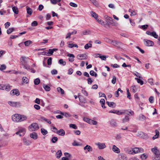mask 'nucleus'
Wrapping results in <instances>:
<instances>
[{"instance_id":"5","label":"nucleus","mask_w":160,"mask_h":160,"mask_svg":"<svg viewBox=\"0 0 160 160\" xmlns=\"http://www.w3.org/2000/svg\"><path fill=\"white\" fill-rule=\"evenodd\" d=\"M127 157L125 154L120 153L118 154L116 160H127Z\"/></svg>"},{"instance_id":"54","label":"nucleus","mask_w":160,"mask_h":160,"mask_svg":"<svg viewBox=\"0 0 160 160\" xmlns=\"http://www.w3.org/2000/svg\"><path fill=\"white\" fill-rule=\"evenodd\" d=\"M6 66L4 64H3L1 65V67H0V70L2 71L3 70H5L6 69Z\"/></svg>"},{"instance_id":"23","label":"nucleus","mask_w":160,"mask_h":160,"mask_svg":"<svg viewBox=\"0 0 160 160\" xmlns=\"http://www.w3.org/2000/svg\"><path fill=\"white\" fill-rule=\"evenodd\" d=\"M84 150H87L89 152L92 151V148L91 146L88 145H87L84 148Z\"/></svg>"},{"instance_id":"34","label":"nucleus","mask_w":160,"mask_h":160,"mask_svg":"<svg viewBox=\"0 0 160 160\" xmlns=\"http://www.w3.org/2000/svg\"><path fill=\"white\" fill-rule=\"evenodd\" d=\"M27 13L30 15H31L32 14V9L28 7L27 8Z\"/></svg>"},{"instance_id":"50","label":"nucleus","mask_w":160,"mask_h":160,"mask_svg":"<svg viewBox=\"0 0 160 160\" xmlns=\"http://www.w3.org/2000/svg\"><path fill=\"white\" fill-rule=\"evenodd\" d=\"M131 89H132V91L133 92L135 93L137 91V89L135 86H132L131 87Z\"/></svg>"},{"instance_id":"44","label":"nucleus","mask_w":160,"mask_h":160,"mask_svg":"<svg viewBox=\"0 0 160 160\" xmlns=\"http://www.w3.org/2000/svg\"><path fill=\"white\" fill-rule=\"evenodd\" d=\"M59 63L60 64L64 66L66 64V62L65 61H63L62 59H60L59 61Z\"/></svg>"},{"instance_id":"62","label":"nucleus","mask_w":160,"mask_h":160,"mask_svg":"<svg viewBox=\"0 0 160 160\" xmlns=\"http://www.w3.org/2000/svg\"><path fill=\"white\" fill-rule=\"evenodd\" d=\"M133 74L134 75H135L136 76L139 78H142V77L141 76V75L138 72H136V73H134Z\"/></svg>"},{"instance_id":"31","label":"nucleus","mask_w":160,"mask_h":160,"mask_svg":"<svg viewBox=\"0 0 160 160\" xmlns=\"http://www.w3.org/2000/svg\"><path fill=\"white\" fill-rule=\"evenodd\" d=\"M12 9L13 11L16 14H18V9L16 7H12Z\"/></svg>"},{"instance_id":"41","label":"nucleus","mask_w":160,"mask_h":160,"mask_svg":"<svg viewBox=\"0 0 160 160\" xmlns=\"http://www.w3.org/2000/svg\"><path fill=\"white\" fill-rule=\"evenodd\" d=\"M91 31L90 30H85L82 32V33L83 35H88L90 34Z\"/></svg>"},{"instance_id":"13","label":"nucleus","mask_w":160,"mask_h":160,"mask_svg":"<svg viewBox=\"0 0 160 160\" xmlns=\"http://www.w3.org/2000/svg\"><path fill=\"white\" fill-rule=\"evenodd\" d=\"M10 94L12 95H16L17 96H18L20 95V92L18 89H15L12 90L10 92Z\"/></svg>"},{"instance_id":"38","label":"nucleus","mask_w":160,"mask_h":160,"mask_svg":"<svg viewBox=\"0 0 160 160\" xmlns=\"http://www.w3.org/2000/svg\"><path fill=\"white\" fill-rule=\"evenodd\" d=\"M14 30V28H9L8 29L7 32L8 34H9L13 32Z\"/></svg>"},{"instance_id":"59","label":"nucleus","mask_w":160,"mask_h":160,"mask_svg":"<svg viewBox=\"0 0 160 160\" xmlns=\"http://www.w3.org/2000/svg\"><path fill=\"white\" fill-rule=\"evenodd\" d=\"M127 98L129 99H130L131 98V94L130 92H129V89L128 88L127 89Z\"/></svg>"},{"instance_id":"35","label":"nucleus","mask_w":160,"mask_h":160,"mask_svg":"<svg viewBox=\"0 0 160 160\" xmlns=\"http://www.w3.org/2000/svg\"><path fill=\"white\" fill-rule=\"evenodd\" d=\"M90 74L92 76H94L95 77H96L97 76V73L94 72L93 70H91L90 72Z\"/></svg>"},{"instance_id":"18","label":"nucleus","mask_w":160,"mask_h":160,"mask_svg":"<svg viewBox=\"0 0 160 160\" xmlns=\"http://www.w3.org/2000/svg\"><path fill=\"white\" fill-rule=\"evenodd\" d=\"M30 137L33 139L36 140L38 138V135L36 133L33 132L30 134Z\"/></svg>"},{"instance_id":"40","label":"nucleus","mask_w":160,"mask_h":160,"mask_svg":"<svg viewBox=\"0 0 160 160\" xmlns=\"http://www.w3.org/2000/svg\"><path fill=\"white\" fill-rule=\"evenodd\" d=\"M68 47L69 48H72L73 47H76L78 48V46L76 44H68Z\"/></svg>"},{"instance_id":"57","label":"nucleus","mask_w":160,"mask_h":160,"mask_svg":"<svg viewBox=\"0 0 160 160\" xmlns=\"http://www.w3.org/2000/svg\"><path fill=\"white\" fill-rule=\"evenodd\" d=\"M152 36L154 38H158V35L155 32H152Z\"/></svg>"},{"instance_id":"22","label":"nucleus","mask_w":160,"mask_h":160,"mask_svg":"<svg viewBox=\"0 0 160 160\" xmlns=\"http://www.w3.org/2000/svg\"><path fill=\"white\" fill-rule=\"evenodd\" d=\"M43 87L46 91H49L51 90V88L49 86L44 84L43 85Z\"/></svg>"},{"instance_id":"51","label":"nucleus","mask_w":160,"mask_h":160,"mask_svg":"<svg viewBox=\"0 0 160 160\" xmlns=\"http://www.w3.org/2000/svg\"><path fill=\"white\" fill-rule=\"evenodd\" d=\"M69 127L70 128L74 129H77L78 128L77 127L75 124H71L69 125Z\"/></svg>"},{"instance_id":"6","label":"nucleus","mask_w":160,"mask_h":160,"mask_svg":"<svg viewBox=\"0 0 160 160\" xmlns=\"http://www.w3.org/2000/svg\"><path fill=\"white\" fill-rule=\"evenodd\" d=\"M8 103L11 106L13 107H20L21 106L20 103L18 102L8 101Z\"/></svg>"},{"instance_id":"2","label":"nucleus","mask_w":160,"mask_h":160,"mask_svg":"<svg viewBox=\"0 0 160 160\" xmlns=\"http://www.w3.org/2000/svg\"><path fill=\"white\" fill-rule=\"evenodd\" d=\"M28 60V58L25 56H22L20 58V64L23 68L27 70L30 69V66L27 63Z\"/></svg>"},{"instance_id":"49","label":"nucleus","mask_w":160,"mask_h":160,"mask_svg":"<svg viewBox=\"0 0 160 160\" xmlns=\"http://www.w3.org/2000/svg\"><path fill=\"white\" fill-rule=\"evenodd\" d=\"M40 82V80L38 78H37L34 80V83L36 85H38Z\"/></svg>"},{"instance_id":"1","label":"nucleus","mask_w":160,"mask_h":160,"mask_svg":"<svg viewBox=\"0 0 160 160\" xmlns=\"http://www.w3.org/2000/svg\"><path fill=\"white\" fill-rule=\"evenodd\" d=\"M27 117L24 115H20L16 114L12 116V119L14 122H21L24 120H26Z\"/></svg>"},{"instance_id":"12","label":"nucleus","mask_w":160,"mask_h":160,"mask_svg":"<svg viewBox=\"0 0 160 160\" xmlns=\"http://www.w3.org/2000/svg\"><path fill=\"white\" fill-rule=\"evenodd\" d=\"M77 58L78 60L86 59L87 58V56L85 54H79L78 55L77 57Z\"/></svg>"},{"instance_id":"60","label":"nucleus","mask_w":160,"mask_h":160,"mask_svg":"<svg viewBox=\"0 0 160 160\" xmlns=\"http://www.w3.org/2000/svg\"><path fill=\"white\" fill-rule=\"evenodd\" d=\"M116 82V77L115 76H113L112 80V82L113 84H115Z\"/></svg>"},{"instance_id":"37","label":"nucleus","mask_w":160,"mask_h":160,"mask_svg":"<svg viewBox=\"0 0 160 160\" xmlns=\"http://www.w3.org/2000/svg\"><path fill=\"white\" fill-rule=\"evenodd\" d=\"M135 79L137 80V82L140 83L141 85H142L143 84V81L139 78H135Z\"/></svg>"},{"instance_id":"20","label":"nucleus","mask_w":160,"mask_h":160,"mask_svg":"<svg viewBox=\"0 0 160 160\" xmlns=\"http://www.w3.org/2000/svg\"><path fill=\"white\" fill-rule=\"evenodd\" d=\"M78 98H79L80 101L81 102H83L84 103H86V100L82 96H79Z\"/></svg>"},{"instance_id":"45","label":"nucleus","mask_w":160,"mask_h":160,"mask_svg":"<svg viewBox=\"0 0 160 160\" xmlns=\"http://www.w3.org/2000/svg\"><path fill=\"white\" fill-rule=\"evenodd\" d=\"M22 81L24 83H28V79L26 77H23L22 78Z\"/></svg>"},{"instance_id":"26","label":"nucleus","mask_w":160,"mask_h":160,"mask_svg":"<svg viewBox=\"0 0 160 160\" xmlns=\"http://www.w3.org/2000/svg\"><path fill=\"white\" fill-rule=\"evenodd\" d=\"M156 134L152 137V139L154 140L157 138L159 136V132L157 130L155 131Z\"/></svg>"},{"instance_id":"16","label":"nucleus","mask_w":160,"mask_h":160,"mask_svg":"<svg viewBox=\"0 0 160 160\" xmlns=\"http://www.w3.org/2000/svg\"><path fill=\"white\" fill-rule=\"evenodd\" d=\"M67 56L70 57L68 59L69 61L72 62L74 61L75 56L73 54L69 53L68 54Z\"/></svg>"},{"instance_id":"14","label":"nucleus","mask_w":160,"mask_h":160,"mask_svg":"<svg viewBox=\"0 0 160 160\" xmlns=\"http://www.w3.org/2000/svg\"><path fill=\"white\" fill-rule=\"evenodd\" d=\"M55 132H56L59 135L63 136L65 135V131L62 129H60L59 130L56 132L55 131H53Z\"/></svg>"},{"instance_id":"19","label":"nucleus","mask_w":160,"mask_h":160,"mask_svg":"<svg viewBox=\"0 0 160 160\" xmlns=\"http://www.w3.org/2000/svg\"><path fill=\"white\" fill-rule=\"evenodd\" d=\"M124 111L125 112V113L129 115V116H132L134 114V112L133 111L131 110H124Z\"/></svg>"},{"instance_id":"43","label":"nucleus","mask_w":160,"mask_h":160,"mask_svg":"<svg viewBox=\"0 0 160 160\" xmlns=\"http://www.w3.org/2000/svg\"><path fill=\"white\" fill-rule=\"evenodd\" d=\"M58 140V138L57 137H53L51 141L53 143H55Z\"/></svg>"},{"instance_id":"63","label":"nucleus","mask_w":160,"mask_h":160,"mask_svg":"<svg viewBox=\"0 0 160 160\" xmlns=\"http://www.w3.org/2000/svg\"><path fill=\"white\" fill-rule=\"evenodd\" d=\"M122 138L121 135L120 134H117L116 137V138L117 140H119Z\"/></svg>"},{"instance_id":"24","label":"nucleus","mask_w":160,"mask_h":160,"mask_svg":"<svg viewBox=\"0 0 160 160\" xmlns=\"http://www.w3.org/2000/svg\"><path fill=\"white\" fill-rule=\"evenodd\" d=\"M106 103L109 107L113 108L115 106V104L113 102H110L107 101Z\"/></svg>"},{"instance_id":"9","label":"nucleus","mask_w":160,"mask_h":160,"mask_svg":"<svg viewBox=\"0 0 160 160\" xmlns=\"http://www.w3.org/2000/svg\"><path fill=\"white\" fill-rule=\"evenodd\" d=\"M110 126L113 128H115L117 126L118 124L116 120L115 119H112L109 121Z\"/></svg>"},{"instance_id":"29","label":"nucleus","mask_w":160,"mask_h":160,"mask_svg":"<svg viewBox=\"0 0 160 160\" xmlns=\"http://www.w3.org/2000/svg\"><path fill=\"white\" fill-rule=\"evenodd\" d=\"M62 155V151L61 150H58L56 153V157L57 158H59Z\"/></svg>"},{"instance_id":"7","label":"nucleus","mask_w":160,"mask_h":160,"mask_svg":"<svg viewBox=\"0 0 160 160\" xmlns=\"http://www.w3.org/2000/svg\"><path fill=\"white\" fill-rule=\"evenodd\" d=\"M95 144L98 147V148L99 149H103L106 147L105 144L104 143H102L98 142L95 143Z\"/></svg>"},{"instance_id":"30","label":"nucleus","mask_w":160,"mask_h":160,"mask_svg":"<svg viewBox=\"0 0 160 160\" xmlns=\"http://www.w3.org/2000/svg\"><path fill=\"white\" fill-rule=\"evenodd\" d=\"M11 89V86L8 85H5V87L3 88V90H5L7 91H9Z\"/></svg>"},{"instance_id":"36","label":"nucleus","mask_w":160,"mask_h":160,"mask_svg":"<svg viewBox=\"0 0 160 160\" xmlns=\"http://www.w3.org/2000/svg\"><path fill=\"white\" fill-rule=\"evenodd\" d=\"M57 90L59 92H60L62 94H63L64 93V91L60 87H58L57 88Z\"/></svg>"},{"instance_id":"11","label":"nucleus","mask_w":160,"mask_h":160,"mask_svg":"<svg viewBox=\"0 0 160 160\" xmlns=\"http://www.w3.org/2000/svg\"><path fill=\"white\" fill-rule=\"evenodd\" d=\"M26 132V130L25 128H22L16 132V134L19 135L20 136H23Z\"/></svg>"},{"instance_id":"56","label":"nucleus","mask_w":160,"mask_h":160,"mask_svg":"<svg viewBox=\"0 0 160 160\" xmlns=\"http://www.w3.org/2000/svg\"><path fill=\"white\" fill-rule=\"evenodd\" d=\"M52 62V58H49L48 60L47 63L48 65H51Z\"/></svg>"},{"instance_id":"8","label":"nucleus","mask_w":160,"mask_h":160,"mask_svg":"<svg viewBox=\"0 0 160 160\" xmlns=\"http://www.w3.org/2000/svg\"><path fill=\"white\" fill-rule=\"evenodd\" d=\"M132 151L133 153H138V152H143L144 150L143 148H132Z\"/></svg>"},{"instance_id":"39","label":"nucleus","mask_w":160,"mask_h":160,"mask_svg":"<svg viewBox=\"0 0 160 160\" xmlns=\"http://www.w3.org/2000/svg\"><path fill=\"white\" fill-rule=\"evenodd\" d=\"M92 47V44L91 43H87L84 46V48L86 49H88L89 48Z\"/></svg>"},{"instance_id":"17","label":"nucleus","mask_w":160,"mask_h":160,"mask_svg":"<svg viewBox=\"0 0 160 160\" xmlns=\"http://www.w3.org/2000/svg\"><path fill=\"white\" fill-rule=\"evenodd\" d=\"M23 140L24 144L28 146L31 143V142L30 140H27L24 138H23Z\"/></svg>"},{"instance_id":"64","label":"nucleus","mask_w":160,"mask_h":160,"mask_svg":"<svg viewBox=\"0 0 160 160\" xmlns=\"http://www.w3.org/2000/svg\"><path fill=\"white\" fill-rule=\"evenodd\" d=\"M82 93L85 96H87L88 95V92L85 90H82Z\"/></svg>"},{"instance_id":"48","label":"nucleus","mask_w":160,"mask_h":160,"mask_svg":"<svg viewBox=\"0 0 160 160\" xmlns=\"http://www.w3.org/2000/svg\"><path fill=\"white\" fill-rule=\"evenodd\" d=\"M96 20L98 23L104 26L105 25L104 22L101 19H98Z\"/></svg>"},{"instance_id":"3","label":"nucleus","mask_w":160,"mask_h":160,"mask_svg":"<svg viewBox=\"0 0 160 160\" xmlns=\"http://www.w3.org/2000/svg\"><path fill=\"white\" fill-rule=\"evenodd\" d=\"M151 151L154 153L155 156L154 157H152L153 160L160 157V152L158 149L157 147H155L152 148L151 149Z\"/></svg>"},{"instance_id":"53","label":"nucleus","mask_w":160,"mask_h":160,"mask_svg":"<svg viewBox=\"0 0 160 160\" xmlns=\"http://www.w3.org/2000/svg\"><path fill=\"white\" fill-rule=\"evenodd\" d=\"M83 120L87 122V123H89L91 119H89L87 118L84 117L83 119Z\"/></svg>"},{"instance_id":"15","label":"nucleus","mask_w":160,"mask_h":160,"mask_svg":"<svg viewBox=\"0 0 160 160\" xmlns=\"http://www.w3.org/2000/svg\"><path fill=\"white\" fill-rule=\"evenodd\" d=\"M112 150L114 152L117 153H119L120 152V150L115 145H113L112 146Z\"/></svg>"},{"instance_id":"28","label":"nucleus","mask_w":160,"mask_h":160,"mask_svg":"<svg viewBox=\"0 0 160 160\" xmlns=\"http://www.w3.org/2000/svg\"><path fill=\"white\" fill-rule=\"evenodd\" d=\"M120 43V42L116 40H112L111 43L115 46H117Z\"/></svg>"},{"instance_id":"10","label":"nucleus","mask_w":160,"mask_h":160,"mask_svg":"<svg viewBox=\"0 0 160 160\" xmlns=\"http://www.w3.org/2000/svg\"><path fill=\"white\" fill-rule=\"evenodd\" d=\"M144 44L147 46H151L154 45V43L152 41L146 39L144 40Z\"/></svg>"},{"instance_id":"52","label":"nucleus","mask_w":160,"mask_h":160,"mask_svg":"<svg viewBox=\"0 0 160 160\" xmlns=\"http://www.w3.org/2000/svg\"><path fill=\"white\" fill-rule=\"evenodd\" d=\"M38 25V22L37 21H33L32 23H31V26L32 27H35L37 26Z\"/></svg>"},{"instance_id":"46","label":"nucleus","mask_w":160,"mask_h":160,"mask_svg":"<svg viewBox=\"0 0 160 160\" xmlns=\"http://www.w3.org/2000/svg\"><path fill=\"white\" fill-rule=\"evenodd\" d=\"M99 57L102 60L106 61V58L108 57V56H105V55H102V56H99Z\"/></svg>"},{"instance_id":"27","label":"nucleus","mask_w":160,"mask_h":160,"mask_svg":"<svg viewBox=\"0 0 160 160\" xmlns=\"http://www.w3.org/2000/svg\"><path fill=\"white\" fill-rule=\"evenodd\" d=\"M91 14L92 16L94 18H95L96 20L98 19V15L95 12L93 11H92L91 12Z\"/></svg>"},{"instance_id":"58","label":"nucleus","mask_w":160,"mask_h":160,"mask_svg":"<svg viewBox=\"0 0 160 160\" xmlns=\"http://www.w3.org/2000/svg\"><path fill=\"white\" fill-rule=\"evenodd\" d=\"M147 158V156L145 154H143L141 156V158L142 159H145Z\"/></svg>"},{"instance_id":"32","label":"nucleus","mask_w":160,"mask_h":160,"mask_svg":"<svg viewBox=\"0 0 160 160\" xmlns=\"http://www.w3.org/2000/svg\"><path fill=\"white\" fill-rule=\"evenodd\" d=\"M41 131L42 133L44 135H46L48 133L47 130L43 128L41 129Z\"/></svg>"},{"instance_id":"61","label":"nucleus","mask_w":160,"mask_h":160,"mask_svg":"<svg viewBox=\"0 0 160 160\" xmlns=\"http://www.w3.org/2000/svg\"><path fill=\"white\" fill-rule=\"evenodd\" d=\"M153 97L152 96H151L149 98V101L151 103H152L153 102Z\"/></svg>"},{"instance_id":"4","label":"nucleus","mask_w":160,"mask_h":160,"mask_svg":"<svg viewBox=\"0 0 160 160\" xmlns=\"http://www.w3.org/2000/svg\"><path fill=\"white\" fill-rule=\"evenodd\" d=\"M39 127L38 123H33L28 127V129L31 131H34L38 130Z\"/></svg>"},{"instance_id":"21","label":"nucleus","mask_w":160,"mask_h":160,"mask_svg":"<svg viewBox=\"0 0 160 160\" xmlns=\"http://www.w3.org/2000/svg\"><path fill=\"white\" fill-rule=\"evenodd\" d=\"M146 117L142 114H140L139 116L138 119L140 120L143 121L146 119Z\"/></svg>"},{"instance_id":"25","label":"nucleus","mask_w":160,"mask_h":160,"mask_svg":"<svg viewBox=\"0 0 160 160\" xmlns=\"http://www.w3.org/2000/svg\"><path fill=\"white\" fill-rule=\"evenodd\" d=\"M129 120L130 118H129L128 116H126L125 117V118H123L122 119V122L124 123L126 122H128L129 121Z\"/></svg>"},{"instance_id":"33","label":"nucleus","mask_w":160,"mask_h":160,"mask_svg":"<svg viewBox=\"0 0 160 160\" xmlns=\"http://www.w3.org/2000/svg\"><path fill=\"white\" fill-rule=\"evenodd\" d=\"M32 43V42L30 40H28L24 42L25 46H28L30 44Z\"/></svg>"},{"instance_id":"47","label":"nucleus","mask_w":160,"mask_h":160,"mask_svg":"<svg viewBox=\"0 0 160 160\" xmlns=\"http://www.w3.org/2000/svg\"><path fill=\"white\" fill-rule=\"evenodd\" d=\"M125 112L124 110L122 111H121L117 110L116 114L118 115H121L125 113Z\"/></svg>"},{"instance_id":"55","label":"nucleus","mask_w":160,"mask_h":160,"mask_svg":"<svg viewBox=\"0 0 160 160\" xmlns=\"http://www.w3.org/2000/svg\"><path fill=\"white\" fill-rule=\"evenodd\" d=\"M53 52L52 50V49H49L48 50V52H45V53L49 54L51 55H52L53 54ZM45 55H48L47 54H46Z\"/></svg>"},{"instance_id":"42","label":"nucleus","mask_w":160,"mask_h":160,"mask_svg":"<svg viewBox=\"0 0 160 160\" xmlns=\"http://www.w3.org/2000/svg\"><path fill=\"white\" fill-rule=\"evenodd\" d=\"M89 124L93 125H96L98 124V122L95 121L91 119Z\"/></svg>"}]
</instances>
